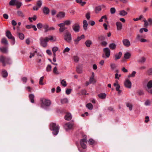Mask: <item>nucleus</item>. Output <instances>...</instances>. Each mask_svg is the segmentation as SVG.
<instances>
[{"mask_svg": "<svg viewBox=\"0 0 152 152\" xmlns=\"http://www.w3.org/2000/svg\"><path fill=\"white\" fill-rule=\"evenodd\" d=\"M103 51L105 56H102V57L104 58H109L110 55V49L107 48H104Z\"/></svg>", "mask_w": 152, "mask_h": 152, "instance_id": "nucleus-6", "label": "nucleus"}, {"mask_svg": "<svg viewBox=\"0 0 152 152\" xmlns=\"http://www.w3.org/2000/svg\"><path fill=\"white\" fill-rule=\"evenodd\" d=\"M103 19H104L105 20H107V17L106 15H105L102 16L101 18L99 20V22H102L103 20Z\"/></svg>", "mask_w": 152, "mask_h": 152, "instance_id": "nucleus-42", "label": "nucleus"}, {"mask_svg": "<svg viewBox=\"0 0 152 152\" xmlns=\"http://www.w3.org/2000/svg\"><path fill=\"white\" fill-rule=\"evenodd\" d=\"M29 97L31 101V102L32 103L34 102V96L32 94H31L29 95Z\"/></svg>", "mask_w": 152, "mask_h": 152, "instance_id": "nucleus-26", "label": "nucleus"}, {"mask_svg": "<svg viewBox=\"0 0 152 152\" xmlns=\"http://www.w3.org/2000/svg\"><path fill=\"white\" fill-rule=\"evenodd\" d=\"M148 25H152V19L151 18H149L148 19Z\"/></svg>", "mask_w": 152, "mask_h": 152, "instance_id": "nucleus-63", "label": "nucleus"}, {"mask_svg": "<svg viewBox=\"0 0 152 152\" xmlns=\"http://www.w3.org/2000/svg\"><path fill=\"white\" fill-rule=\"evenodd\" d=\"M61 102L62 104L67 103L68 102V100L66 98H65L61 99Z\"/></svg>", "mask_w": 152, "mask_h": 152, "instance_id": "nucleus-50", "label": "nucleus"}, {"mask_svg": "<svg viewBox=\"0 0 152 152\" xmlns=\"http://www.w3.org/2000/svg\"><path fill=\"white\" fill-rule=\"evenodd\" d=\"M119 14L122 16H125L127 14V12L124 10L120 11Z\"/></svg>", "mask_w": 152, "mask_h": 152, "instance_id": "nucleus-24", "label": "nucleus"}, {"mask_svg": "<svg viewBox=\"0 0 152 152\" xmlns=\"http://www.w3.org/2000/svg\"><path fill=\"white\" fill-rule=\"evenodd\" d=\"M85 43L87 47H90L92 44V42L90 40H88L86 41Z\"/></svg>", "mask_w": 152, "mask_h": 152, "instance_id": "nucleus-20", "label": "nucleus"}, {"mask_svg": "<svg viewBox=\"0 0 152 152\" xmlns=\"http://www.w3.org/2000/svg\"><path fill=\"white\" fill-rule=\"evenodd\" d=\"M86 107L89 110H92L93 106L91 103H88L86 105Z\"/></svg>", "mask_w": 152, "mask_h": 152, "instance_id": "nucleus-31", "label": "nucleus"}, {"mask_svg": "<svg viewBox=\"0 0 152 152\" xmlns=\"http://www.w3.org/2000/svg\"><path fill=\"white\" fill-rule=\"evenodd\" d=\"M85 36L83 34L80 37H77L74 40V44L75 45H77L79 41L82 39L84 38Z\"/></svg>", "mask_w": 152, "mask_h": 152, "instance_id": "nucleus-11", "label": "nucleus"}, {"mask_svg": "<svg viewBox=\"0 0 152 152\" xmlns=\"http://www.w3.org/2000/svg\"><path fill=\"white\" fill-rule=\"evenodd\" d=\"M102 10V8L100 6H98L96 7L95 9V12L96 13L98 14Z\"/></svg>", "mask_w": 152, "mask_h": 152, "instance_id": "nucleus-25", "label": "nucleus"}, {"mask_svg": "<svg viewBox=\"0 0 152 152\" xmlns=\"http://www.w3.org/2000/svg\"><path fill=\"white\" fill-rule=\"evenodd\" d=\"M94 72H92L91 75L90 77L89 80L90 83H94L96 82V80L94 78Z\"/></svg>", "mask_w": 152, "mask_h": 152, "instance_id": "nucleus-10", "label": "nucleus"}, {"mask_svg": "<svg viewBox=\"0 0 152 152\" xmlns=\"http://www.w3.org/2000/svg\"><path fill=\"white\" fill-rule=\"evenodd\" d=\"M43 25L40 23H38L37 25V27L38 29H40L42 27H43Z\"/></svg>", "mask_w": 152, "mask_h": 152, "instance_id": "nucleus-52", "label": "nucleus"}, {"mask_svg": "<svg viewBox=\"0 0 152 152\" xmlns=\"http://www.w3.org/2000/svg\"><path fill=\"white\" fill-rule=\"evenodd\" d=\"M37 53V50H36L34 51V53H30V55L29 56L30 58H32V57H34V56L35 54V53Z\"/></svg>", "mask_w": 152, "mask_h": 152, "instance_id": "nucleus-54", "label": "nucleus"}, {"mask_svg": "<svg viewBox=\"0 0 152 152\" xmlns=\"http://www.w3.org/2000/svg\"><path fill=\"white\" fill-rule=\"evenodd\" d=\"M95 142L94 140L92 139H90L88 141V143L91 145L94 144Z\"/></svg>", "mask_w": 152, "mask_h": 152, "instance_id": "nucleus-49", "label": "nucleus"}, {"mask_svg": "<svg viewBox=\"0 0 152 152\" xmlns=\"http://www.w3.org/2000/svg\"><path fill=\"white\" fill-rule=\"evenodd\" d=\"M19 37L20 39L21 40L23 39L24 38V35L22 33L19 34Z\"/></svg>", "mask_w": 152, "mask_h": 152, "instance_id": "nucleus-53", "label": "nucleus"}, {"mask_svg": "<svg viewBox=\"0 0 152 152\" xmlns=\"http://www.w3.org/2000/svg\"><path fill=\"white\" fill-rule=\"evenodd\" d=\"M98 96L101 99H104L105 98L106 95L104 93H101L98 95Z\"/></svg>", "mask_w": 152, "mask_h": 152, "instance_id": "nucleus-23", "label": "nucleus"}, {"mask_svg": "<svg viewBox=\"0 0 152 152\" xmlns=\"http://www.w3.org/2000/svg\"><path fill=\"white\" fill-rule=\"evenodd\" d=\"M73 126V124L70 123H68L65 124L64 126V128L67 131L68 130L72 129Z\"/></svg>", "mask_w": 152, "mask_h": 152, "instance_id": "nucleus-8", "label": "nucleus"}, {"mask_svg": "<svg viewBox=\"0 0 152 152\" xmlns=\"http://www.w3.org/2000/svg\"><path fill=\"white\" fill-rule=\"evenodd\" d=\"M65 25H70L72 23V21L70 20H68L64 21Z\"/></svg>", "mask_w": 152, "mask_h": 152, "instance_id": "nucleus-33", "label": "nucleus"}, {"mask_svg": "<svg viewBox=\"0 0 152 152\" xmlns=\"http://www.w3.org/2000/svg\"><path fill=\"white\" fill-rule=\"evenodd\" d=\"M73 30L75 32H77L79 31L80 26L78 24L75 23L72 26Z\"/></svg>", "mask_w": 152, "mask_h": 152, "instance_id": "nucleus-12", "label": "nucleus"}, {"mask_svg": "<svg viewBox=\"0 0 152 152\" xmlns=\"http://www.w3.org/2000/svg\"><path fill=\"white\" fill-rule=\"evenodd\" d=\"M66 29L65 27H60L59 28V31L60 32L62 33Z\"/></svg>", "mask_w": 152, "mask_h": 152, "instance_id": "nucleus-58", "label": "nucleus"}, {"mask_svg": "<svg viewBox=\"0 0 152 152\" xmlns=\"http://www.w3.org/2000/svg\"><path fill=\"white\" fill-rule=\"evenodd\" d=\"M142 36L139 34H137V35L136 39L137 40H140L141 39Z\"/></svg>", "mask_w": 152, "mask_h": 152, "instance_id": "nucleus-61", "label": "nucleus"}, {"mask_svg": "<svg viewBox=\"0 0 152 152\" xmlns=\"http://www.w3.org/2000/svg\"><path fill=\"white\" fill-rule=\"evenodd\" d=\"M76 2L82 6H84L86 3V2L83 0H75Z\"/></svg>", "mask_w": 152, "mask_h": 152, "instance_id": "nucleus-17", "label": "nucleus"}, {"mask_svg": "<svg viewBox=\"0 0 152 152\" xmlns=\"http://www.w3.org/2000/svg\"><path fill=\"white\" fill-rule=\"evenodd\" d=\"M116 26L117 30L118 31H121L122 27V23L119 21L117 22L116 23Z\"/></svg>", "mask_w": 152, "mask_h": 152, "instance_id": "nucleus-14", "label": "nucleus"}, {"mask_svg": "<svg viewBox=\"0 0 152 152\" xmlns=\"http://www.w3.org/2000/svg\"><path fill=\"white\" fill-rule=\"evenodd\" d=\"M65 13L64 12H60L57 14L56 17L59 19H61L65 17Z\"/></svg>", "mask_w": 152, "mask_h": 152, "instance_id": "nucleus-9", "label": "nucleus"}, {"mask_svg": "<svg viewBox=\"0 0 152 152\" xmlns=\"http://www.w3.org/2000/svg\"><path fill=\"white\" fill-rule=\"evenodd\" d=\"M116 10L115 8L112 7L110 9V12L111 14H113L115 13Z\"/></svg>", "mask_w": 152, "mask_h": 152, "instance_id": "nucleus-51", "label": "nucleus"}, {"mask_svg": "<svg viewBox=\"0 0 152 152\" xmlns=\"http://www.w3.org/2000/svg\"><path fill=\"white\" fill-rule=\"evenodd\" d=\"M22 3L18 1H17L15 5H16L17 8H19L21 6Z\"/></svg>", "mask_w": 152, "mask_h": 152, "instance_id": "nucleus-39", "label": "nucleus"}, {"mask_svg": "<svg viewBox=\"0 0 152 152\" xmlns=\"http://www.w3.org/2000/svg\"><path fill=\"white\" fill-rule=\"evenodd\" d=\"M124 85L126 87L130 88L131 87L132 83L130 81L128 80H127L124 82Z\"/></svg>", "mask_w": 152, "mask_h": 152, "instance_id": "nucleus-15", "label": "nucleus"}, {"mask_svg": "<svg viewBox=\"0 0 152 152\" xmlns=\"http://www.w3.org/2000/svg\"><path fill=\"white\" fill-rule=\"evenodd\" d=\"M143 21L144 22V26L146 27H147L148 25V21L146 20L145 18H144Z\"/></svg>", "mask_w": 152, "mask_h": 152, "instance_id": "nucleus-55", "label": "nucleus"}, {"mask_svg": "<svg viewBox=\"0 0 152 152\" xmlns=\"http://www.w3.org/2000/svg\"><path fill=\"white\" fill-rule=\"evenodd\" d=\"M146 90L150 94H152V88H147Z\"/></svg>", "mask_w": 152, "mask_h": 152, "instance_id": "nucleus-64", "label": "nucleus"}, {"mask_svg": "<svg viewBox=\"0 0 152 152\" xmlns=\"http://www.w3.org/2000/svg\"><path fill=\"white\" fill-rule=\"evenodd\" d=\"M0 61L2 63L4 66L6 65V64H10L11 63L10 58H6L3 56H0Z\"/></svg>", "mask_w": 152, "mask_h": 152, "instance_id": "nucleus-3", "label": "nucleus"}, {"mask_svg": "<svg viewBox=\"0 0 152 152\" xmlns=\"http://www.w3.org/2000/svg\"><path fill=\"white\" fill-rule=\"evenodd\" d=\"M110 66L112 70H114L116 67L115 64H111Z\"/></svg>", "mask_w": 152, "mask_h": 152, "instance_id": "nucleus-59", "label": "nucleus"}, {"mask_svg": "<svg viewBox=\"0 0 152 152\" xmlns=\"http://www.w3.org/2000/svg\"><path fill=\"white\" fill-rule=\"evenodd\" d=\"M72 118L71 114L69 113H67L65 116V118L67 121L70 120Z\"/></svg>", "mask_w": 152, "mask_h": 152, "instance_id": "nucleus-16", "label": "nucleus"}, {"mask_svg": "<svg viewBox=\"0 0 152 152\" xmlns=\"http://www.w3.org/2000/svg\"><path fill=\"white\" fill-rule=\"evenodd\" d=\"M17 0H11L9 2V4L11 6L15 5Z\"/></svg>", "mask_w": 152, "mask_h": 152, "instance_id": "nucleus-38", "label": "nucleus"}, {"mask_svg": "<svg viewBox=\"0 0 152 152\" xmlns=\"http://www.w3.org/2000/svg\"><path fill=\"white\" fill-rule=\"evenodd\" d=\"M147 88H152V80H150L147 85Z\"/></svg>", "mask_w": 152, "mask_h": 152, "instance_id": "nucleus-34", "label": "nucleus"}, {"mask_svg": "<svg viewBox=\"0 0 152 152\" xmlns=\"http://www.w3.org/2000/svg\"><path fill=\"white\" fill-rule=\"evenodd\" d=\"M57 38L56 36L49 35L48 37L45 38L41 37L39 40L40 45L43 47H45L47 45V42L49 41L52 42H55L57 41Z\"/></svg>", "mask_w": 152, "mask_h": 152, "instance_id": "nucleus-1", "label": "nucleus"}, {"mask_svg": "<svg viewBox=\"0 0 152 152\" xmlns=\"http://www.w3.org/2000/svg\"><path fill=\"white\" fill-rule=\"evenodd\" d=\"M52 67L50 65H48L47 66L46 70L47 72H50L51 70Z\"/></svg>", "mask_w": 152, "mask_h": 152, "instance_id": "nucleus-43", "label": "nucleus"}, {"mask_svg": "<svg viewBox=\"0 0 152 152\" xmlns=\"http://www.w3.org/2000/svg\"><path fill=\"white\" fill-rule=\"evenodd\" d=\"M43 10L44 13L46 14H48L50 12L49 8L45 7L43 8Z\"/></svg>", "mask_w": 152, "mask_h": 152, "instance_id": "nucleus-28", "label": "nucleus"}, {"mask_svg": "<svg viewBox=\"0 0 152 152\" xmlns=\"http://www.w3.org/2000/svg\"><path fill=\"white\" fill-rule=\"evenodd\" d=\"M53 72L56 75H58L59 74L58 71V70L57 69L56 66L54 67L53 69Z\"/></svg>", "mask_w": 152, "mask_h": 152, "instance_id": "nucleus-40", "label": "nucleus"}, {"mask_svg": "<svg viewBox=\"0 0 152 152\" xmlns=\"http://www.w3.org/2000/svg\"><path fill=\"white\" fill-rule=\"evenodd\" d=\"M0 50L1 52L3 53H7L8 51L7 48L4 47L0 48Z\"/></svg>", "mask_w": 152, "mask_h": 152, "instance_id": "nucleus-35", "label": "nucleus"}, {"mask_svg": "<svg viewBox=\"0 0 152 152\" xmlns=\"http://www.w3.org/2000/svg\"><path fill=\"white\" fill-rule=\"evenodd\" d=\"M1 43L5 45H8V42L6 38H3L1 40Z\"/></svg>", "mask_w": 152, "mask_h": 152, "instance_id": "nucleus-37", "label": "nucleus"}, {"mask_svg": "<svg viewBox=\"0 0 152 152\" xmlns=\"http://www.w3.org/2000/svg\"><path fill=\"white\" fill-rule=\"evenodd\" d=\"M43 28L45 29V32H47L48 31V28H49V25L47 24H45L43 26Z\"/></svg>", "mask_w": 152, "mask_h": 152, "instance_id": "nucleus-27", "label": "nucleus"}, {"mask_svg": "<svg viewBox=\"0 0 152 152\" xmlns=\"http://www.w3.org/2000/svg\"><path fill=\"white\" fill-rule=\"evenodd\" d=\"M41 106L43 108L45 107L48 106L50 104V101L48 99L45 98H42L41 100Z\"/></svg>", "mask_w": 152, "mask_h": 152, "instance_id": "nucleus-5", "label": "nucleus"}, {"mask_svg": "<svg viewBox=\"0 0 152 152\" xmlns=\"http://www.w3.org/2000/svg\"><path fill=\"white\" fill-rule=\"evenodd\" d=\"M147 73L149 75H152V67L149 68L148 70Z\"/></svg>", "mask_w": 152, "mask_h": 152, "instance_id": "nucleus-44", "label": "nucleus"}, {"mask_svg": "<svg viewBox=\"0 0 152 152\" xmlns=\"http://www.w3.org/2000/svg\"><path fill=\"white\" fill-rule=\"evenodd\" d=\"M50 129L53 131V133L54 135H56L58 132L59 127L55 123H52L50 125Z\"/></svg>", "mask_w": 152, "mask_h": 152, "instance_id": "nucleus-2", "label": "nucleus"}, {"mask_svg": "<svg viewBox=\"0 0 152 152\" xmlns=\"http://www.w3.org/2000/svg\"><path fill=\"white\" fill-rule=\"evenodd\" d=\"M109 48L112 50L115 49L116 48V45L115 43H111L109 45Z\"/></svg>", "mask_w": 152, "mask_h": 152, "instance_id": "nucleus-29", "label": "nucleus"}, {"mask_svg": "<svg viewBox=\"0 0 152 152\" xmlns=\"http://www.w3.org/2000/svg\"><path fill=\"white\" fill-rule=\"evenodd\" d=\"M131 55V54L130 53L126 52L124 54V57L125 58L128 59L129 58Z\"/></svg>", "mask_w": 152, "mask_h": 152, "instance_id": "nucleus-32", "label": "nucleus"}, {"mask_svg": "<svg viewBox=\"0 0 152 152\" xmlns=\"http://www.w3.org/2000/svg\"><path fill=\"white\" fill-rule=\"evenodd\" d=\"M70 49L68 47L65 48L63 51V53L64 54L66 53V52H68L69 51Z\"/></svg>", "mask_w": 152, "mask_h": 152, "instance_id": "nucleus-47", "label": "nucleus"}, {"mask_svg": "<svg viewBox=\"0 0 152 152\" xmlns=\"http://www.w3.org/2000/svg\"><path fill=\"white\" fill-rule=\"evenodd\" d=\"M6 36L9 39H11L14 37L12 36L11 32L9 31L6 32Z\"/></svg>", "mask_w": 152, "mask_h": 152, "instance_id": "nucleus-21", "label": "nucleus"}, {"mask_svg": "<svg viewBox=\"0 0 152 152\" xmlns=\"http://www.w3.org/2000/svg\"><path fill=\"white\" fill-rule=\"evenodd\" d=\"M18 16L22 18H24L25 16L23 12L20 10H18L17 12Z\"/></svg>", "mask_w": 152, "mask_h": 152, "instance_id": "nucleus-18", "label": "nucleus"}, {"mask_svg": "<svg viewBox=\"0 0 152 152\" xmlns=\"http://www.w3.org/2000/svg\"><path fill=\"white\" fill-rule=\"evenodd\" d=\"M42 1L41 0H40L38 1L37 2V5L39 7V8H40L42 6Z\"/></svg>", "mask_w": 152, "mask_h": 152, "instance_id": "nucleus-45", "label": "nucleus"}, {"mask_svg": "<svg viewBox=\"0 0 152 152\" xmlns=\"http://www.w3.org/2000/svg\"><path fill=\"white\" fill-rule=\"evenodd\" d=\"M44 77L42 76L40 77V78L39 79V84L40 85H44V83H43L42 81L44 79Z\"/></svg>", "mask_w": 152, "mask_h": 152, "instance_id": "nucleus-48", "label": "nucleus"}, {"mask_svg": "<svg viewBox=\"0 0 152 152\" xmlns=\"http://www.w3.org/2000/svg\"><path fill=\"white\" fill-rule=\"evenodd\" d=\"M83 28L85 30H86L87 28L88 24L87 21L84 20L83 21Z\"/></svg>", "mask_w": 152, "mask_h": 152, "instance_id": "nucleus-22", "label": "nucleus"}, {"mask_svg": "<svg viewBox=\"0 0 152 152\" xmlns=\"http://www.w3.org/2000/svg\"><path fill=\"white\" fill-rule=\"evenodd\" d=\"M144 104L146 106L149 105L150 104V102L149 100L147 99L145 101Z\"/></svg>", "mask_w": 152, "mask_h": 152, "instance_id": "nucleus-57", "label": "nucleus"}, {"mask_svg": "<svg viewBox=\"0 0 152 152\" xmlns=\"http://www.w3.org/2000/svg\"><path fill=\"white\" fill-rule=\"evenodd\" d=\"M22 80L23 83H26L27 80V78L26 77H23L22 78Z\"/></svg>", "mask_w": 152, "mask_h": 152, "instance_id": "nucleus-62", "label": "nucleus"}, {"mask_svg": "<svg viewBox=\"0 0 152 152\" xmlns=\"http://www.w3.org/2000/svg\"><path fill=\"white\" fill-rule=\"evenodd\" d=\"M145 61V58L144 57H141L139 60V62L141 63H144Z\"/></svg>", "mask_w": 152, "mask_h": 152, "instance_id": "nucleus-56", "label": "nucleus"}, {"mask_svg": "<svg viewBox=\"0 0 152 152\" xmlns=\"http://www.w3.org/2000/svg\"><path fill=\"white\" fill-rule=\"evenodd\" d=\"M61 84L62 86L65 87L66 86L67 84L66 83V82L64 80H63L61 81Z\"/></svg>", "mask_w": 152, "mask_h": 152, "instance_id": "nucleus-46", "label": "nucleus"}, {"mask_svg": "<svg viewBox=\"0 0 152 152\" xmlns=\"http://www.w3.org/2000/svg\"><path fill=\"white\" fill-rule=\"evenodd\" d=\"M2 74L3 77H6L8 75V73L5 70H3L2 71Z\"/></svg>", "mask_w": 152, "mask_h": 152, "instance_id": "nucleus-41", "label": "nucleus"}, {"mask_svg": "<svg viewBox=\"0 0 152 152\" xmlns=\"http://www.w3.org/2000/svg\"><path fill=\"white\" fill-rule=\"evenodd\" d=\"M122 42L124 45L126 47H129L130 45V42L127 39H124L123 40Z\"/></svg>", "mask_w": 152, "mask_h": 152, "instance_id": "nucleus-13", "label": "nucleus"}, {"mask_svg": "<svg viewBox=\"0 0 152 152\" xmlns=\"http://www.w3.org/2000/svg\"><path fill=\"white\" fill-rule=\"evenodd\" d=\"M87 137L85 136L84 138L80 140V144L81 147L85 149L86 147L85 143L87 142Z\"/></svg>", "mask_w": 152, "mask_h": 152, "instance_id": "nucleus-7", "label": "nucleus"}, {"mask_svg": "<svg viewBox=\"0 0 152 152\" xmlns=\"http://www.w3.org/2000/svg\"><path fill=\"white\" fill-rule=\"evenodd\" d=\"M126 106L129 108V110L131 111L132 110L133 105L131 103H127L126 104Z\"/></svg>", "mask_w": 152, "mask_h": 152, "instance_id": "nucleus-36", "label": "nucleus"}, {"mask_svg": "<svg viewBox=\"0 0 152 152\" xmlns=\"http://www.w3.org/2000/svg\"><path fill=\"white\" fill-rule=\"evenodd\" d=\"M73 59L75 62L77 63L79 62L80 58L77 56H75L73 57Z\"/></svg>", "mask_w": 152, "mask_h": 152, "instance_id": "nucleus-30", "label": "nucleus"}, {"mask_svg": "<svg viewBox=\"0 0 152 152\" xmlns=\"http://www.w3.org/2000/svg\"><path fill=\"white\" fill-rule=\"evenodd\" d=\"M136 73V72L135 71H133L132 72V74L129 75V77H133L135 76V75Z\"/></svg>", "mask_w": 152, "mask_h": 152, "instance_id": "nucleus-60", "label": "nucleus"}, {"mask_svg": "<svg viewBox=\"0 0 152 152\" xmlns=\"http://www.w3.org/2000/svg\"><path fill=\"white\" fill-rule=\"evenodd\" d=\"M122 55V53L120 52L116 54L115 56V60L116 61L120 58Z\"/></svg>", "mask_w": 152, "mask_h": 152, "instance_id": "nucleus-19", "label": "nucleus"}, {"mask_svg": "<svg viewBox=\"0 0 152 152\" xmlns=\"http://www.w3.org/2000/svg\"><path fill=\"white\" fill-rule=\"evenodd\" d=\"M64 38L66 42L70 43L72 40L71 34L68 31H66L64 34Z\"/></svg>", "mask_w": 152, "mask_h": 152, "instance_id": "nucleus-4", "label": "nucleus"}]
</instances>
